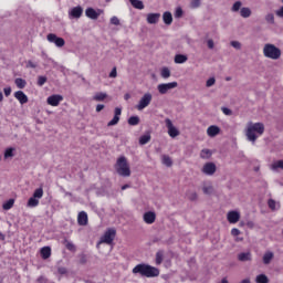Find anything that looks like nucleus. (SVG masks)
<instances>
[{
  "label": "nucleus",
  "instance_id": "1",
  "mask_svg": "<svg viewBox=\"0 0 283 283\" xmlns=\"http://www.w3.org/2000/svg\"><path fill=\"white\" fill-rule=\"evenodd\" d=\"M134 275H142V277H158L160 270L147 263H139L133 269Z\"/></svg>",
  "mask_w": 283,
  "mask_h": 283
},
{
  "label": "nucleus",
  "instance_id": "2",
  "mask_svg": "<svg viewBox=\"0 0 283 283\" xmlns=\"http://www.w3.org/2000/svg\"><path fill=\"white\" fill-rule=\"evenodd\" d=\"M264 134V124L263 123H253L249 122L245 130V136L250 143L255 144V140Z\"/></svg>",
  "mask_w": 283,
  "mask_h": 283
},
{
  "label": "nucleus",
  "instance_id": "3",
  "mask_svg": "<svg viewBox=\"0 0 283 283\" xmlns=\"http://www.w3.org/2000/svg\"><path fill=\"white\" fill-rule=\"evenodd\" d=\"M115 169L118 176H122L123 178H129V176H132V170L129 169V164L127 163V158L125 156L117 159Z\"/></svg>",
  "mask_w": 283,
  "mask_h": 283
},
{
  "label": "nucleus",
  "instance_id": "4",
  "mask_svg": "<svg viewBox=\"0 0 283 283\" xmlns=\"http://www.w3.org/2000/svg\"><path fill=\"white\" fill-rule=\"evenodd\" d=\"M263 55L265 59H271L272 61H277L282 56V50L275 46V44L266 43L263 46Z\"/></svg>",
  "mask_w": 283,
  "mask_h": 283
},
{
  "label": "nucleus",
  "instance_id": "5",
  "mask_svg": "<svg viewBox=\"0 0 283 283\" xmlns=\"http://www.w3.org/2000/svg\"><path fill=\"white\" fill-rule=\"evenodd\" d=\"M154 98V95H151V93H145L138 104L136 105V109H138V112H143V109L149 107V105H151V101Z\"/></svg>",
  "mask_w": 283,
  "mask_h": 283
},
{
  "label": "nucleus",
  "instance_id": "6",
  "mask_svg": "<svg viewBox=\"0 0 283 283\" xmlns=\"http://www.w3.org/2000/svg\"><path fill=\"white\" fill-rule=\"evenodd\" d=\"M43 198V188H38L34 190L33 196L28 200L27 207L33 209L34 207H39V200Z\"/></svg>",
  "mask_w": 283,
  "mask_h": 283
},
{
  "label": "nucleus",
  "instance_id": "7",
  "mask_svg": "<svg viewBox=\"0 0 283 283\" xmlns=\"http://www.w3.org/2000/svg\"><path fill=\"white\" fill-rule=\"evenodd\" d=\"M116 238V230L114 229H108L104 235L101 238L98 244H112L114 242V239Z\"/></svg>",
  "mask_w": 283,
  "mask_h": 283
},
{
  "label": "nucleus",
  "instance_id": "8",
  "mask_svg": "<svg viewBox=\"0 0 283 283\" xmlns=\"http://www.w3.org/2000/svg\"><path fill=\"white\" fill-rule=\"evenodd\" d=\"M176 87H178V82L161 83L157 85L159 94H168L170 90H176Z\"/></svg>",
  "mask_w": 283,
  "mask_h": 283
},
{
  "label": "nucleus",
  "instance_id": "9",
  "mask_svg": "<svg viewBox=\"0 0 283 283\" xmlns=\"http://www.w3.org/2000/svg\"><path fill=\"white\" fill-rule=\"evenodd\" d=\"M49 43H54L56 48H63L65 45V40L63 38L56 36L54 33H49L46 35Z\"/></svg>",
  "mask_w": 283,
  "mask_h": 283
},
{
  "label": "nucleus",
  "instance_id": "10",
  "mask_svg": "<svg viewBox=\"0 0 283 283\" xmlns=\"http://www.w3.org/2000/svg\"><path fill=\"white\" fill-rule=\"evenodd\" d=\"M165 123H166V127L168 129V135L170 136V138H176L177 136H180V130H178V128L174 126V123L171 122V119L166 118Z\"/></svg>",
  "mask_w": 283,
  "mask_h": 283
},
{
  "label": "nucleus",
  "instance_id": "11",
  "mask_svg": "<svg viewBox=\"0 0 283 283\" xmlns=\"http://www.w3.org/2000/svg\"><path fill=\"white\" fill-rule=\"evenodd\" d=\"M217 167L214 163H206L201 169V171L205 174V176H213L217 171Z\"/></svg>",
  "mask_w": 283,
  "mask_h": 283
},
{
  "label": "nucleus",
  "instance_id": "12",
  "mask_svg": "<svg viewBox=\"0 0 283 283\" xmlns=\"http://www.w3.org/2000/svg\"><path fill=\"white\" fill-rule=\"evenodd\" d=\"M62 101H63L62 95H51L46 98V103L48 105H51V107H59Z\"/></svg>",
  "mask_w": 283,
  "mask_h": 283
},
{
  "label": "nucleus",
  "instance_id": "13",
  "mask_svg": "<svg viewBox=\"0 0 283 283\" xmlns=\"http://www.w3.org/2000/svg\"><path fill=\"white\" fill-rule=\"evenodd\" d=\"M120 114H123V109L120 107H116L114 111V117L111 122L107 123V127H114V125H118L120 120Z\"/></svg>",
  "mask_w": 283,
  "mask_h": 283
},
{
  "label": "nucleus",
  "instance_id": "14",
  "mask_svg": "<svg viewBox=\"0 0 283 283\" xmlns=\"http://www.w3.org/2000/svg\"><path fill=\"white\" fill-rule=\"evenodd\" d=\"M70 19H81L83 17V7L77 6L69 11Z\"/></svg>",
  "mask_w": 283,
  "mask_h": 283
},
{
  "label": "nucleus",
  "instance_id": "15",
  "mask_svg": "<svg viewBox=\"0 0 283 283\" xmlns=\"http://www.w3.org/2000/svg\"><path fill=\"white\" fill-rule=\"evenodd\" d=\"M143 220L146 224H154L156 222V212L147 211L143 216Z\"/></svg>",
  "mask_w": 283,
  "mask_h": 283
},
{
  "label": "nucleus",
  "instance_id": "16",
  "mask_svg": "<svg viewBox=\"0 0 283 283\" xmlns=\"http://www.w3.org/2000/svg\"><path fill=\"white\" fill-rule=\"evenodd\" d=\"M274 258H275V253L271 250H268L263 254L262 262H263V264H265V266H269V264H271V262H273Z\"/></svg>",
  "mask_w": 283,
  "mask_h": 283
},
{
  "label": "nucleus",
  "instance_id": "17",
  "mask_svg": "<svg viewBox=\"0 0 283 283\" xmlns=\"http://www.w3.org/2000/svg\"><path fill=\"white\" fill-rule=\"evenodd\" d=\"M228 222H230V224H235L237 222H240V212L238 211H230L228 212Z\"/></svg>",
  "mask_w": 283,
  "mask_h": 283
},
{
  "label": "nucleus",
  "instance_id": "18",
  "mask_svg": "<svg viewBox=\"0 0 283 283\" xmlns=\"http://www.w3.org/2000/svg\"><path fill=\"white\" fill-rule=\"evenodd\" d=\"M14 98H17V101H19L20 105H25V103H28L29 98L28 95H25V93H23V91H17L13 94Z\"/></svg>",
  "mask_w": 283,
  "mask_h": 283
},
{
  "label": "nucleus",
  "instance_id": "19",
  "mask_svg": "<svg viewBox=\"0 0 283 283\" xmlns=\"http://www.w3.org/2000/svg\"><path fill=\"white\" fill-rule=\"evenodd\" d=\"M88 218L87 212L81 211L77 216V224L80 227H87Z\"/></svg>",
  "mask_w": 283,
  "mask_h": 283
},
{
  "label": "nucleus",
  "instance_id": "20",
  "mask_svg": "<svg viewBox=\"0 0 283 283\" xmlns=\"http://www.w3.org/2000/svg\"><path fill=\"white\" fill-rule=\"evenodd\" d=\"M160 21V13H148L147 14V23L154 25Z\"/></svg>",
  "mask_w": 283,
  "mask_h": 283
},
{
  "label": "nucleus",
  "instance_id": "21",
  "mask_svg": "<svg viewBox=\"0 0 283 283\" xmlns=\"http://www.w3.org/2000/svg\"><path fill=\"white\" fill-rule=\"evenodd\" d=\"M251 260H253L251 252H242L238 255L239 262H251Z\"/></svg>",
  "mask_w": 283,
  "mask_h": 283
},
{
  "label": "nucleus",
  "instance_id": "22",
  "mask_svg": "<svg viewBox=\"0 0 283 283\" xmlns=\"http://www.w3.org/2000/svg\"><path fill=\"white\" fill-rule=\"evenodd\" d=\"M207 134L208 136H210V138H214V136H218V134H220V127L212 125L208 127Z\"/></svg>",
  "mask_w": 283,
  "mask_h": 283
},
{
  "label": "nucleus",
  "instance_id": "23",
  "mask_svg": "<svg viewBox=\"0 0 283 283\" xmlns=\"http://www.w3.org/2000/svg\"><path fill=\"white\" fill-rule=\"evenodd\" d=\"M163 21L166 25H171V23H174V15L171 14V12L169 11L164 12Z\"/></svg>",
  "mask_w": 283,
  "mask_h": 283
},
{
  "label": "nucleus",
  "instance_id": "24",
  "mask_svg": "<svg viewBox=\"0 0 283 283\" xmlns=\"http://www.w3.org/2000/svg\"><path fill=\"white\" fill-rule=\"evenodd\" d=\"M85 14L88 19H93V20H96L99 17L98 12H96V10H94V8H87L85 10Z\"/></svg>",
  "mask_w": 283,
  "mask_h": 283
},
{
  "label": "nucleus",
  "instance_id": "25",
  "mask_svg": "<svg viewBox=\"0 0 283 283\" xmlns=\"http://www.w3.org/2000/svg\"><path fill=\"white\" fill-rule=\"evenodd\" d=\"M42 260H48L52 255V248L44 247L40 251Z\"/></svg>",
  "mask_w": 283,
  "mask_h": 283
},
{
  "label": "nucleus",
  "instance_id": "26",
  "mask_svg": "<svg viewBox=\"0 0 283 283\" xmlns=\"http://www.w3.org/2000/svg\"><path fill=\"white\" fill-rule=\"evenodd\" d=\"M202 191L206 196H211V193H213V186L211 182H205L202 186Z\"/></svg>",
  "mask_w": 283,
  "mask_h": 283
},
{
  "label": "nucleus",
  "instance_id": "27",
  "mask_svg": "<svg viewBox=\"0 0 283 283\" xmlns=\"http://www.w3.org/2000/svg\"><path fill=\"white\" fill-rule=\"evenodd\" d=\"M105 98H107V93H103V92H97L93 96V101H96V103H103Z\"/></svg>",
  "mask_w": 283,
  "mask_h": 283
},
{
  "label": "nucleus",
  "instance_id": "28",
  "mask_svg": "<svg viewBox=\"0 0 283 283\" xmlns=\"http://www.w3.org/2000/svg\"><path fill=\"white\" fill-rule=\"evenodd\" d=\"M129 3L135 8L136 10H145V4L140 0H129Z\"/></svg>",
  "mask_w": 283,
  "mask_h": 283
},
{
  "label": "nucleus",
  "instance_id": "29",
  "mask_svg": "<svg viewBox=\"0 0 283 283\" xmlns=\"http://www.w3.org/2000/svg\"><path fill=\"white\" fill-rule=\"evenodd\" d=\"M188 57L185 54H177L175 55V63H177L178 65L182 64V63H187Z\"/></svg>",
  "mask_w": 283,
  "mask_h": 283
},
{
  "label": "nucleus",
  "instance_id": "30",
  "mask_svg": "<svg viewBox=\"0 0 283 283\" xmlns=\"http://www.w3.org/2000/svg\"><path fill=\"white\" fill-rule=\"evenodd\" d=\"M251 8L249 7H243L241 8L240 10V15L243 18V19H249V17H251Z\"/></svg>",
  "mask_w": 283,
  "mask_h": 283
},
{
  "label": "nucleus",
  "instance_id": "31",
  "mask_svg": "<svg viewBox=\"0 0 283 283\" xmlns=\"http://www.w3.org/2000/svg\"><path fill=\"white\" fill-rule=\"evenodd\" d=\"M186 198L190 200L191 202H195V200H198V193L193 190H188L186 192Z\"/></svg>",
  "mask_w": 283,
  "mask_h": 283
},
{
  "label": "nucleus",
  "instance_id": "32",
  "mask_svg": "<svg viewBox=\"0 0 283 283\" xmlns=\"http://www.w3.org/2000/svg\"><path fill=\"white\" fill-rule=\"evenodd\" d=\"M213 153H211L210 149H202L200 153V158H202L203 160H209V158H211Z\"/></svg>",
  "mask_w": 283,
  "mask_h": 283
},
{
  "label": "nucleus",
  "instance_id": "33",
  "mask_svg": "<svg viewBox=\"0 0 283 283\" xmlns=\"http://www.w3.org/2000/svg\"><path fill=\"white\" fill-rule=\"evenodd\" d=\"M161 163L166 167H171V165H174V161L171 160V157H169L168 155L161 156Z\"/></svg>",
  "mask_w": 283,
  "mask_h": 283
},
{
  "label": "nucleus",
  "instance_id": "34",
  "mask_svg": "<svg viewBox=\"0 0 283 283\" xmlns=\"http://www.w3.org/2000/svg\"><path fill=\"white\" fill-rule=\"evenodd\" d=\"M149 140H151V135L149 133L145 134L139 137V145H147V143H149Z\"/></svg>",
  "mask_w": 283,
  "mask_h": 283
},
{
  "label": "nucleus",
  "instance_id": "35",
  "mask_svg": "<svg viewBox=\"0 0 283 283\" xmlns=\"http://www.w3.org/2000/svg\"><path fill=\"white\" fill-rule=\"evenodd\" d=\"M17 87H19V90H23L25 87V85H28V82H25V80L18 77L14 81Z\"/></svg>",
  "mask_w": 283,
  "mask_h": 283
},
{
  "label": "nucleus",
  "instance_id": "36",
  "mask_svg": "<svg viewBox=\"0 0 283 283\" xmlns=\"http://www.w3.org/2000/svg\"><path fill=\"white\" fill-rule=\"evenodd\" d=\"M256 283H269V276L266 274H259L255 277Z\"/></svg>",
  "mask_w": 283,
  "mask_h": 283
},
{
  "label": "nucleus",
  "instance_id": "37",
  "mask_svg": "<svg viewBox=\"0 0 283 283\" xmlns=\"http://www.w3.org/2000/svg\"><path fill=\"white\" fill-rule=\"evenodd\" d=\"M268 206L270 207V209L272 210V211H276V209H280V203H277L275 200H273V199H270L269 201H268Z\"/></svg>",
  "mask_w": 283,
  "mask_h": 283
},
{
  "label": "nucleus",
  "instance_id": "38",
  "mask_svg": "<svg viewBox=\"0 0 283 283\" xmlns=\"http://www.w3.org/2000/svg\"><path fill=\"white\" fill-rule=\"evenodd\" d=\"M165 259V253L163 251H158L156 253V264L160 265L163 264V260Z\"/></svg>",
  "mask_w": 283,
  "mask_h": 283
},
{
  "label": "nucleus",
  "instance_id": "39",
  "mask_svg": "<svg viewBox=\"0 0 283 283\" xmlns=\"http://www.w3.org/2000/svg\"><path fill=\"white\" fill-rule=\"evenodd\" d=\"M140 123V117L132 116L128 118V125L136 126Z\"/></svg>",
  "mask_w": 283,
  "mask_h": 283
},
{
  "label": "nucleus",
  "instance_id": "40",
  "mask_svg": "<svg viewBox=\"0 0 283 283\" xmlns=\"http://www.w3.org/2000/svg\"><path fill=\"white\" fill-rule=\"evenodd\" d=\"M12 207H14V199H10L6 203H3L2 209H4V211H10Z\"/></svg>",
  "mask_w": 283,
  "mask_h": 283
},
{
  "label": "nucleus",
  "instance_id": "41",
  "mask_svg": "<svg viewBox=\"0 0 283 283\" xmlns=\"http://www.w3.org/2000/svg\"><path fill=\"white\" fill-rule=\"evenodd\" d=\"M161 78H169V76H171V71L169 70V67H164L161 69Z\"/></svg>",
  "mask_w": 283,
  "mask_h": 283
},
{
  "label": "nucleus",
  "instance_id": "42",
  "mask_svg": "<svg viewBox=\"0 0 283 283\" xmlns=\"http://www.w3.org/2000/svg\"><path fill=\"white\" fill-rule=\"evenodd\" d=\"M241 8H242V2L237 1L233 3V6L231 8V12H240Z\"/></svg>",
  "mask_w": 283,
  "mask_h": 283
},
{
  "label": "nucleus",
  "instance_id": "43",
  "mask_svg": "<svg viewBox=\"0 0 283 283\" xmlns=\"http://www.w3.org/2000/svg\"><path fill=\"white\" fill-rule=\"evenodd\" d=\"M265 21L266 23H270L271 25H273L275 23V15L273 13H268L265 15Z\"/></svg>",
  "mask_w": 283,
  "mask_h": 283
},
{
  "label": "nucleus",
  "instance_id": "44",
  "mask_svg": "<svg viewBox=\"0 0 283 283\" xmlns=\"http://www.w3.org/2000/svg\"><path fill=\"white\" fill-rule=\"evenodd\" d=\"M201 3H202V0H191L190 1V8L192 10H196L201 6Z\"/></svg>",
  "mask_w": 283,
  "mask_h": 283
},
{
  "label": "nucleus",
  "instance_id": "45",
  "mask_svg": "<svg viewBox=\"0 0 283 283\" xmlns=\"http://www.w3.org/2000/svg\"><path fill=\"white\" fill-rule=\"evenodd\" d=\"M14 156V148H7L4 151V158H12Z\"/></svg>",
  "mask_w": 283,
  "mask_h": 283
},
{
  "label": "nucleus",
  "instance_id": "46",
  "mask_svg": "<svg viewBox=\"0 0 283 283\" xmlns=\"http://www.w3.org/2000/svg\"><path fill=\"white\" fill-rule=\"evenodd\" d=\"M65 247L67 251H72L73 253L76 251V245H74V243H72L71 241H65Z\"/></svg>",
  "mask_w": 283,
  "mask_h": 283
},
{
  "label": "nucleus",
  "instance_id": "47",
  "mask_svg": "<svg viewBox=\"0 0 283 283\" xmlns=\"http://www.w3.org/2000/svg\"><path fill=\"white\" fill-rule=\"evenodd\" d=\"M45 83H48V77H45V76H43V75H41V76L38 77V85H39L40 87H43V85H45Z\"/></svg>",
  "mask_w": 283,
  "mask_h": 283
},
{
  "label": "nucleus",
  "instance_id": "48",
  "mask_svg": "<svg viewBox=\"0 0 283 283\" xmlns=\"http://www.w3.org/2000/svg\"><path fill=\"white\" fill-rule=\"evenodd\" d=\"M271 169H283V160H279L272 164Z\"/></svg>",
  "mask_w": 283,
  "mask_h": 283
},
{
  "label": "nucleus",
  "instance_id": "49",
  "mask_svg": "<svg viewBox=\"0 0 283 283\" xmlns=\"http://www.w3.org/2000/svg\"><path fill=\"white\" fill-rule=\"evenodd\" d=\"M182 14H184L182 8L178 7L175 11V18L182 19Z\"/></svg>",
  "mask_w": 283,
  "mask_h": 283
},
{
  "label": "nucleus",
  "instance_id": "50",
  "mask_svg": "<svg viewBox=\"0 0 283 283\" xmlns=\"http://www.w3.org/2000/svg\"><path fill=\"white\" fill-rule=\"evenodd\" d=\"M230 45H232L234 50H242V43H240L239 41H231Z\"/></svg>",
  "mask_w": 283,
  "mask_h": 283
},
{
  "label": "nucleus",
  "instance_id": "51",
  "mask_svg": "<svg viewBox=\"0 0 283 283\" xmlns=\"http://www.w3.org/2000/svg\"><path fill=\"white\" fill-rule=\"evenodd\" d=\"M221 112H222L226 116H232V115H233V111H231V108H228V107H221Z\"/></svg>",
  "mask_w": 283,
  "mask_h": 283
},
{
  "label": "nucleus",
  "instance_id": "52",
  "mask_svg": "<svg viewBox=\"0 0 283 283\" xmlns=\"http://www.w3.org/2000/svg\"><path fill=\"white\" fill-rule=\"evenodd\" d=\"M111 24L112 25H120V20L118 19V17H116V15L112 17Z\"/></svg>",
  "mask_w": 283,
  "mask_h": 283
},
{
  "label": "nucleus",
  "instance_id": "53",
  "mask_svg": "<svg viewBox=\"0 0 283 283\" xmlns=\"http://www.w3.org/2000/svg\"><path fill=\"white\" fill-rule=\"evenodd\" d=\"M213 85H216V77H210V78L206 82V86H207V87H213Z\"/></svg>",
  "mask_w": 283,
  "mask_h": 283
},
{
  "label": "nucleus",
  "instance_id": "54",
  "mask_svg": "<svg viewBox=\"0 0 283 283\" xmlns=\"http://www.w3.org/2000/svg\"><path fill=\"white\" fill-rule=\"evenodd\" d=\"M116 76H118V72L116 71V67H113L109 73V78H116Z\"/></svg>",
  "mask_w": 283,
  "mask_h": 283
},
{
  "label": "nucleus",
  "instance_id": "55",
  "mask_svg": "<svg viewBox=\"0 0 283 283\" xmlns=\"http://www.w3.org/2000/svg\"><path fill=\"white\" fill-rule=\"evenodd\" d=\"M207 45H208L209 50H213V48H216V44L212 39L207 41Z\"/></svg>",
  "mask_w": 283,
  "mask_h": 283
},
{
  "label": "nucleus",
  "instance_id": "56",
  "mask_svg": "<svg viewBox=\"0 0 283 283\" xmlns=\"http://www.w3.org/2000/svg\"><path fill=\"white\" fill-rule=\"evenodd\" d=\"M276 17H280V19H283V6L275 11Z\"/></svg>",
  "mask_w": 283,
  "mask_h": 283
},
{
  "label": "nucleus",
  "instance_id": "57",
  "mask_svg": "<svg viewBox=\"0 0 283 283\" xmlns=\"http://www.w3.org/2000/svg\"><path fill=\"white\" fill-rule=\"evenodd\" d=\"M3 92H4L6 96H10L12 94V88L11 87H4Z\"/></svg>",
  "mask_w": 283,
  "mask_h": 283
},
{
  "label": "nucleus",
  "instance_id": "58",
  "mask_svg": "<svg viewBox=\"0 0 283 283\" xmlns=\"http://www.w3.org/2000/svg\"><path fill=\"white\" fill-rule=\"evenodd\" d=\"M245 227H248V229H254L255 223L253 221H247Z\"/></svg>",
  "mask_w": 283,
  "mask_h": 283
},
{
  "label": "nucleus",
  "instance_id": "59",
  "mask_svg": "<svg viewBox=\"0 0 283 283\" xmlns=\"http://www.w3.org/2000/svg\"><path fill=\"white\" fill-rule=\"evenodd\" d=\"M231 235H234V237L240 235V230L237 229V228H233V229L231 230Z\"/></svg>",
  "mask_w": 283,
  "mask_h": 283
},
{
  "label": "nucleus",
  "instance_id": "60",
  "mask_svg": "<svg viewBox=\"0 0 283 283\" xmlns=\"http://www.w3.org/2000/svg\"><path fill=\"white\" fill-rule=\"evenodd\" d=\"M36 282L38 283H48V279H45V276H39Z\"/></svg>",
  "mask_w": 283,
  "mask_h": 283
},
{
  "label": "nucleus",
  "instance_id": "61",
  "mask_svg": "<svg viewBox=\"0 0 283 283\" xmlns=\"http://www.w3.org/2000/svg\"><path fill=\"white\" fill-rule=\"evenodd\" d=\"M57 273H60V275H65V273H67V270L65 268H59Z\"/></svg>",
  "mask_w": 283,
  "mask_h": 283
},
{
  "label": "nucleus",
  "instance_id": "62",
  "mask_svg": "<svg viewBox=\"0 0 283 283\" xmlns=\"http://www.w3.org/2000/svg\"><path fill=\"white\" fill-rule=\"evenodd\" d=\"M103 109H105V105L98 104V105L96 106V112H97V113H98V112H103Z\"/></svg>",
  "mask_w": 283,
  "mask_h": 283
},
{
  "label": "nucleus",
  "instance_id": "63",
  "mask_svg": "<svg viewBox=\"0 0 283 283\" xmlns=\"http://www.w3.org/2000/svg\"><path fill=\"white\" fill-rule=\"evenodd\" d=\"M27 67H32L34 70V67H36V64H34L32 61H29L27 63Z\"/></svg>",
  "mask_w": 283,
  "mask_h": 283
},
{
  "label": "nucleus",
  "instance_id": "64",
  "mask_svg": "<svg viewBox=\"0 0 283 283\" xmlns=\"http://www.w3.org/2000/svg\"><path fill=\"white\" fill-rule=\"evenodd\" d=\"M240 283H251V279H243Z\"/></svg>",
  "mask_w": 283,
  "mask_h": 283
}]
</instances>
